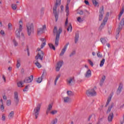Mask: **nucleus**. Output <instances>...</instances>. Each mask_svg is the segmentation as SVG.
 I'll use <instances>...</instances> for the list:
<instances>
[{
  "label": "nucleus",
  "instance_id": "1",
  "mask_svg": "<svg viewBox=\"0 0 124 124\" xmlns=\"http://www.w3.org/2000/svg\"><path fill=\"white\" fill-rule=\"evenodd\" d=\"M62 32V28H59L58 30V27L56 26L54 27L53 29V33L54 35H56L55 40V46L57 47L59 46V41H60V36H61V33Z\"/></svg>",
  "mask_w": 124,
  "mask_h": 124
},
{
  "label": "nucleus",
  "instance_id": "2",
  "mask_svg": "<svg viewBox=\"0 0 124 124\" xmlns=\"http://www.w3.org/2000/svg\"><path fill=\"white\" fill-rule=\"evenodd\" d=\"M61 0H56L54 6L53 7V14L55 17L56 22H58V20H59V13L57 12V8H58V6L61 5Z\"/></svg>",
  "mask_w": 124,
  "mask_h": 124
},
{
  "label": "nucleus",
  "instance_id": "3",
  "mask_svg": "<svg viewBox=\"0 0 124 124\" xmlns=\"http://www.w3.org/2000/svg\"><path fill=\"white\" fill-rule=\"evenodd\" d=\"M27 32L29 36L31 35V33H33L34 28H33V24H27Z\"/></svg>",
  "mask_w": 124,
  "mask_h": 124
},
{
  "label": "nucleus",
  "instance_id": "4",
  "mask_svg": "<svg viewBox=\"0 0 124 124\" xmlns=\"http://www.w3.org/2000/svg\"><path fill=\"white\" fill-rule=\"evenodd\" d=\"M37 51H38V54L37 55L35 56V60L37 61L39 59L41 61H43V57H44V52H43L40 48H37Z\"/></svg>",
  "mask_w": 124,
  "mask_h": 124
},
{
  "label": "nucleus",
  "instance_id": "5",
  "mask_svg": "<svg viewBox=\"0 0 124 124\" xmlns=\"http://www.w3.org/2000/svg\"><path fill=\"white\" fill-rule=\"evenodd\" d=\"M124 26V18H122L120 23V25H119V27L117 28V30H116V32L117 33V34H116V39H118V38H119V35L120 34V31H122V29H123V26Z\"/></svg>",
  "mask_w": 124,
  "mask_h": 124
},
{
  "label": "nucleus",
  "instance_id": "6",
  "mask_svg": "<svg viewBox=\"0 0 124 124\" xmlns=\"http://www.w3.org/2000/svg\"><path fill=\"white\" fill-rule=\"evenodd\" d=\"M41 107V104H38L37 107L34 109L33 112V115H34L35 119L38 118V115H39V112H40V108Z\"/></svg>",
  "mask_w": 124,
  "mask_h": 124
},
{
  "label": "nucleus",
  "instance_id": "7",
  "mask_svg": "<svg viewBox=\"0 0 124 124\" xmlns=\"http://www.w3.org/2000/svg\"><path fill=\"white\" fill-rule=\"evenodd\" d=\"M86 94L88 96H95L96 92H95L94 89H89L86 91Z\"/></svg>",
  "mask_w": 124,
  "mask_h": 124
},
{
  "label": "nucleus",
  "instance_id": "8",
  "mask_svg": "<svg viewBox=\"0 0 124 124\" xmlns=\"http://www.w3.org/2000/svg\"><path fill=\"white\" fill-rule=\"evenodd\" d=\"M104 15V7L102 6L99 10V21H101Z\"/></svg>",
  "mask_w": 124,
  "mask_h": 124
},
{
  "label": "nucleus",
  "instance_id": "9",
  "mask_svg": "<svg viewBox=\"0 0 124 124\" xmlns=\"http://www.w3.org/2000/svg\"><path fill=\"white\" fill-rule=\"evenodd\" d=\"M46 30V25H44L42 26V28H38L37 30V33L38 35H41L43 32H44V31Z\"/></svg>",
  "mask_w": 124,
  "mask_h": 124
},
{
  "label": "nucleus",
  "instance_id": "10",
  "mask_svg": "<svg viewBox=\"0 0 124 124\" xmlns=\"http://www.w3.org/2000/svg\"><path fill=\"white\" fill-rule=\"evenodd\" d=\"M14 101L16 106H17L19 101V96H18V93L17 92L14 93Z\"/></svg>",
  "mask_w": 124,
  "mask_h": 124
},
{
  "label": "nucleus",
  "instance_id": "11",
  "mask_svg": "<svg viewBox=\"0 0 124 124\" xmlns=\"http://www.w3.org/2000/svg\"><path fill=\"white\" fill-rule=\"evenodd\" d=\"M33 80V76L31 75L29 77L26 78L24 80V82L27 83H31Z\"/></svg>",
  "mask_w": 124,
  "mask_h": 124
},
{
  "label": "nucleus",
  "instance_id": "12",
  "mask_svg": "<svg viewBox=\"0 0 124 124\" xmlns=\"http://www.w3.org/2000/svg\"><path fill=\"white\" fill-rule=\"evenodd\" d=\"M69 45V43L68 42L64 46V47L62 49L61 52L60 54V56H63L64 55V53H65V51H66V49H67V46Z\"/></svg>",
  "mask_w": 124,
  "mask_h": 124
},
{
  "label": "nucleus",
  "instance_id": "13",
  "mask_svg": "<svg viewBox=\"0 0 124 124\" xmlns=\"http://www.w3.org/2000/svg\"><path fill=\"white\" fill-rule=\"evenodd\" d=\"M62 64H63V61H60L57 63V67H56V71H60L61 67L62 66Z\"/></svg>",
  "mask_w": 124,
  "mask_h": 124
},
{
  "label": "nucleus",
  "instance_id": "14",
  "mask_svg": "<svg viewBox=\"0 0 124 124\" xmlns=\"http://www.w3.org/2000/svg\"><path fill=\"white\" fill-rule=\"evenodd\" d=\"M84 76L85 78H89L90 77H92V71H91V69H89L86 73L84 74Z\"/></svg>",
  "mask_w": 124,
  "mask_h": 124
},
{
  "label": "nucleus",
  "instance_id": "15",
  "mask_svg": "<svg viewBox=\"0 0 124 124\" xmlns=\"http://www.w3.org/2000/svg\"><path fill=\"white\" fill-rule=\"evenodd\" d=\"M113 118H114V113L111 112L108 115V120L109 123H111L113 121Z\"/></svg>",
  "mask_w": 124,
  "mask_h": 124
},
{
  "label": "nucleus",
  "instance_id": "16",
  "mask_svg": "<svg viewBox=\"0 0 124 124\" xmlns=\"http://www.w3.org/2000/svg\"><path fill=\"white\" fill-rule=\"evenodd\" d=\"M73 80L74 78H69L67 79V83L69 86H72V83H73Z\"/></svg>",
  "mask_w": 124,
  "mask_h": 124
},
{
  "label": "nucleus",
  "instance_id": "17",
  "mask_svg": "<svg viewBox=\"0 0 124 124\" xmlns=\"http://www.w3.org/2000/svg\"><path fill=\"white\" fill-rule=\"evenodd\" d=\"M105 79H106V77L105 76H103L100 81L99 85L101 86V87H102L103 86V84H104V81H105Z\"/></svg>",
  "mask_w": 124,
  "mask_h": 124
},
{
  "label": "nucleus",
  "instance_id": "18",
  "mask_svg": "<svg viewBox=\"0 0 124 124\" xmlns=\"http://www.w3.org/2000/svg\"><path fill=\"white\" fill-rule=\"evenodd\" d=\"M79 40V32H77L75 34V43H77Z\"/></svg>",
  "mask_w": 124,
  "mask_h": 124
},
{
  "label": "nucleus",
  "instance_id": "19",
  "mask_svg": "<svg viewBox=\"0 0 124 124\" xmlns=\"http://www.w3.org/2000/svg\"><path fill=\"white\" fill-rule=\"evenodd\" d=\"M52 108H53V104H50L48 105V107L46 110V115H48V114H49L50 111L52 110Z\"/></svg>",
  "mask_w": 124,
  "mask_h": 124
},
{
  "label": "nucleus",
  "instance_id": "20",
  "mask_svg": "<svg viewBox=\"0 0 124 124\" xmlns=\"http://www.w3.org/2000/svg\"><path fill=\"white\" fill-rule=\"evenodd\" d=\"M106 23H107V21H104V20H103V23H101V25L99 27V31L102 30V29H103L105 25H106Z\"/></svg>",
  "mask_w": 124,
  "mask_h": 124
},
{
  "label": "nucleus",
  "instance_id": "21",
  "mask_svg": "<svg viewBox=\"0 0 124 124\" xmlns=\"http://www.w3.org/2000/svg\"><path fill=\"white\" fill-rule=\"evenodd\" d=\"M122 89H123V85H122V84H120L119 86L118 90H117V92H116L117 94H120V93H121L122 92Z\"/></svg>",
  "mask_w": 124,
  "mask_h": 124
},
{
  "label": "nucleus",
  "instance_id": "22",
  "mask_svg": "<svg viewBox=\"0 0 124 124\" xmlns=\"http://www.w3.org/2000/svg\"><path fill=\"white\" fill-rule=\"evenodd\" d=\"M124 7H122V9L121 11L120 12V14L118 16L119 21H120V20H121V17H122V15H123V14H124Z\"/></svg>",
  "mask_w": 124,
  "mask_h": 124
},
{
  "label": "nucleus",
  "instance_id": "23",
  "mask_svg": "<svg viewBox=\"0 0 124 124\" xmlns=\"http://www.w3.org/2000/svg\"><path fill=\"white\" fill-rule=\"evenodd\" d=\"M19 27L18 30H17L18 31L20 32L22 31L23 28H22V24H23V21L22 20H20L19 22Z\"/></svg>",
  "mask_w": 124,
  "mask_h": 124
},
{
  "label": "nucleus",
  "instance_id": "24",
  "mask_svg": "<svg viewBox=\"0 0 124 124\" xmlns=\"http://www.w3.org/2000/svg\"><path fill=\"white\" fill-rule=\"evenodd\" d=\"M67 31H69L71 32L72 31V25H71V23H68V26L67 29Z\"/></svg>",
  "mask_w": 124,
  "mask_h": 124
},
{
  "label": "nucleus",
  "instance_id": "25",
  "mask_svg": "<svg viewBox=\"0 0 124 124\" xmlns=\"http://www.w3.org/2000/svg\"><path fill=\"white\" fill-rule=\"evenodd\" d=\"M20 66H21V59H18L17 60L16 67L19 68Z\"/></svg>",
  "mask_w": 124,
  "mask_h": 124
},
{
  "label": "nucleus",
  "instance_id": "26",
  "mask_svg": "<svg viewBox=\"0 0 124 124\" xmlns=\"http://www.w3.org/2000/svg\"><path fill=\"white\" fill-rule=\"evenodd\" d=\"M113 105H114V104H112L110 106L108 107L107 111V114H108V113H110L111 112V110L112 108H113Z\"/></svg>",
  "mask_w": 124,
  "mask_h": 124
},
{
  "label": "nucleus",
  "instance_id": "27",
  "mask_svg": "<svg viewBox=\"0 0 124 124\" xmlns=\"http://www.w3.org/2000/svg\"><path fill=\"white\" fill-rule=\"evenodd\" d=\"M67 94L68 95V96H73V95H74V93H73V92H72L71 91H67Z\"/></svg>",
  "mask_w": 124,
  "mask_h": 124
},
{
  "label": "nucleus",
  "instance_id": "28",
  "mask_svg": "<svg viewBox=\"0 0 124 124\" xmlns=\"http://www.w3.org/2000/svg\"><path fill=\"white\" fill-rule=\"evenodd\" d=\"M13 117H14V111H11L8 115V118L9 119H12Z\"/></svg>",
  "mask_w": 124,
  "mask_h": 124
},
{
  "label": "nucleus",
  "instance_id": "29",
  "mask_svg": "<svg viewBox=\"0 0 124 124\" xmlns=\"http://www.w3.org/2000/svg\"><path fill=\"white\" fill-rule=\"evenodd\" d=\"M92 2L94 6H99V4L96 0H92Z\"/></svg>",
  "mask_w": 124,
  "mask_h": 124
},
{
  "label": "nucleus",
  "instance_id": "30",
  "mask_svg": "<svg viewBox=\"0 0 124 124\" xmlns=\"http://www.w3.org/2000/svg\"><path fill=\"white\" fill-rule=\"evenodd\" d=\"M108 18H109V13L108 12L106 14V16L105 17V18L104 19V22H107L108 21Z\"/></svg>",
  "mask_w": 124,
  "mask_h": 124
},
{
  "label": "nucleus",
  "instance_id": "31",
  "mask_svg": "<svg viewBox=\"0 0 124 124\" xmlns=\"http://www.w3.org/2000/svg\"><path fill=\"white\" fill-rule=\"evenodd\" d=\"M48 46L50 48V49H52L55 51L56 50V47H55V46L53 45L52 44H48Z\"/></svg>",
  "mask_w": 124,
  "mask_h": 124
},
{
  "label": "nucleus",
  "instance_id": "32",
  "mask_svg": "<svg viewBox=\"0 0 124 124\" xmlns=\"http://www.w3.org/2000/svg\"><path fill=\"white\" fill-rule=\"evenodd\" d=\"M70 100V99H69V97H66L63 98L64 102L65 103H67L69 102Z\"/></svg>",
  "mask_w": 124,
  "mask_h": 124
},
{
  "label": "nucleus",
  "instance_id": "33",
  "mask_svg": "<svg viewBox=\"0 0 124 124\" xmlns=\"http://www.w3.org/2000/svg\"><path fill=\"white\" fill-rule=\"evenodd\" d=\"M112 99L111 97H109L107 100V103L106 104L105 107H107L109 105V103H110V102L111 101V99Z\"/></svg>",
  "mask_w": 124,
  "mask_h": 124
},
{
  "label": "nucleus",
  "instance_id": "34",
  "mask_svg": "<svg viewBox=\"0 0 124 124\" xmlns=\"http://www.w3.org/2000/svg\"><path fill=\"white\" fill-rule=\"evenodd\" d=\"M35 65L37 66V67H38V68H41V64H40V63H39V62H38V61H36V62L35 63Z\"/></svg>",
  "mask_w": 124,
  "mask_h": 124
},
{
  "label": "nucleus",
  "instance_id": "35",
  "mask_svg": "<svg viewBox=\"0 0 124 124\" xmlns=\"http://www.w3.org/2000/svg\"><path fill=\"white\" fill-rule=\"evenodd\" d=\"M60 77H61V75H58L56 78V79L54 81V85L55 86H56V85H57V82L58 81V80H59V78H60Z\"/></svg>",
  "mask_w": 124,
  "mask_h": 124
},
{
  "label": "nucleus",
  "instance_id": "36",
  "mask_svg": "<svg viewBox=\"0 0 124 124\" xmlns=\"http://www.w3.org/2000/svg\"><path fill=\"white\" fill-rule=\"evenodd\" d=\"M104 62H105V59H103L100 63V67H102V66H103V65L104 64Z\"/></svg>",
  "mask_w": 124,
  "mask_h": 124
},
{
  "label": "nucleus",
  "instance_id": "37",
  "mask_svg": "<svg viewBox=\"0 0 124 124\" xmlns=\"http://www.w3.org/2000/svg\"><path fill=\"white\" fill-rule=\"evenodd\" d=\"M20 31H19L18 30H16V37H17L18 38H20Z\"/></svg>",
  "mask_w": 124,
  "mask_h": 124
},
{
  "label": "nucleus",
  "instance_id": "38",
  "mask_svg": "<svg viewBox=\"0 0 124 124\" xmlns=\"http://www.w3.org/2000/svg\"><path fill=\"white\" fill-rule=\"evenodd\" d=\"M12 8L13 10H16L17 9V4H12Z\"/></svg>",
  "mask_w": 124,
  "mask_h": 124
},
{
  "label": "nucleus",
  "instance_id": "39",
  "mask_svg": "<svg viewBox=\"0 0 124 124\" xmlns=\"http://www.w3.org/2000/svg\"><path fill=\"white\" fill-rule=\"evenodd\" d=\"M101 42L102 43V44H106L107 41L105 39L101 38Z\"/></svg>",
  "mask_w": 124,
  "mask_h": 124
},
{
  "label": "nucleus",
  "instance_id": "40",
  "mask_svg": "<svg viewBox=\"0 0 124 124\" xmlns=\"http://www.w3.org/2000/svg\"><path fill=\"white\" fill-rule=\"evenodd\" d=\"M45 45H46V41H45L44 43H43L41 45V49H43L44 47L45 46Z\"/></svg>",
  "mask_w": 124,
  "mask_h": 124
},
{
  "label": "nucleus",
  "instance_id": "41",
  "mask_svg": "<svg viewBox=\"0 0 124 124\" xmlns=\"http://www.w3.org/2000/svg\"><path fill=\"white\" fill-rule=\"evenodd\" d=\"M43 79V78H38V79L36 80V82L37 83H41V82H42V80Z\"/></svg>",
  "mask_w": 124,
  "mask_h": 124
},
{
  "label": "nucleus",
  "instance_id": "42",
  "mask_svg": "<svg viewBox=\"0 0 124 124\" xmlns=\"http://www.w3.org/2000/svg\"><path fill=\"white\" fill-rule=\"evenodd\" d=\"M6 117L5 116V114H3L2 115V117H1V120L2 121H3V122H4V121H5V119H6Z\"/></svg>",
  "mask_w": 124,
  "mask_h": 124
},
{
  "label": "nucleus",
  "instance_id": "43",
  "mask_svg": "<svg viewBox=\"0 0 124 124\" xmlns=\"http://www.w3.org/2000/svg\"><path fill=\"white\" fill-rule=\"evenodd\" d=\"M57 113H58V110H54L50 112V114L52 115H55V114H57Z\"/></svg>",
  "mask_w": 124,
  "mask_h": 124
},
{
  "label": "nucleus",
  "instance_id": "44",
  "mask_svg": "<svg viewBox=\"0 0 124 124\" xmlns=\"http://www.w3.org/2000/svg\"><path fill=\"white\" fill-rule=\"evenodd\" d=\"M0 109L1 111H2V112H4V106H3V105L2 104L0 106Z\"/></svg>",
  "mask_w": 124,
  "mask_h": 124
},
{
  "label": "nucleus",
  "instance_id": "45",
  "mask_svg": "<svg viewBox=\"0 0 124 124\" xmlns=\"http://www.w3.org/2000/svg\"><path fill=\"white\" fill-rule=\"evenodd\" d=\"M6 105L8 106H10V105H11V100H7Z\"/></svg>",
  "mask_w": 124,
  "mask_h": 124
},
{
  "label": "nucleus",
  "instance_id": "46",
  "mask_svg": "<svg viewBox=\"0 0 124 124\" xmlns=\"http://www.w3.org/2000/svg\"><path fill=\"white\" fill-rule=\"evenodd\" d=\"M78 22H79V23H82V22H83V21H84V20L82 19V18H81V17H78L77 19Z\"/></svg>",
  "mask_w": 124,
  "mask_h": 124
},
{
  "label": "nucleus",
  "instance_id": "47",
  "mask_svg": "<svg viewBox=\"0 0 124 124\" xmlns=\"http://www.w3.org/2000/svg\"><path fill=\"white\" fill-rule=\"evenodd\" d=\"M97 56L98 58H102V55L100 54V52L99 51H98V52H97Z\"/></svg>",
  "mask_w": 124,
  "mask_h": 124
},
{
  "label": "nucleus",
  "instance_id": "48",
  "mask_svg": "<svg viewBox=\"0 0 124 124\" xmlns=\"http://www.w3.org/2000/svg\"><path fill=\"white\" fill-rule=\"evenodd\" d=\"M13 43H14V46H18V43L17 42V41H16L15 40V39H14V40H13Z\"/></svg>",
  "mask_w": 124,
  "mask_h": 124
},
{
  "label": "nucleus",
  "instance_id": "49",
  "mask_svg": "<svg viewBox=\"0 0 124 124\" xmlns=\"http://www.w3.org/2000/svg\"><path fill=\"white\" fill-rule=\"evenodd\" d=\"M76 54V51L75 50H74L72 51V52L70 54V57H72V56H74Z\"/></svg>",
  "mask_w": 124,
  "mask_h": 124
},
{
  "label": "nucleus",
  "instance_id": "50",
  "mask_svg": "<svg viewBox=\"0 0 124 124\" xmlns=\"http://www.w3.org/2000/svg\"><path fill=\"white\" fill-rule=\"evenodd\" d=\"M68 24V18L67 17L66 18L65 22V27H67V24Z\"/></svg>",
  "mask_w": 124,
  "mask_h": 124
},
{
  "label": "nucleus",
  "instance_id": "51",
  "mask_svg": "<svg viewBox=\"0 0 124 124\" xmlns=\"http://www.w3.org/2000/svg\"><path fill=\"white\" fill-rule=\"evenodd\" d=\"M23 85V82L20 81L18 83H17V86L18 87H22V86Z\"/></svg>",
  "mask_w": 124,
  "mask_h": 124
},
{
  "label": "nucleus",
  "instance_id": "52",
  "mask_svg": "<svg viewBox=\"0 0 124 124\" xmlns=\"http://www.w3.org/2000/svg\"><path fill=\"white\" fill-rule=\"evenodd\" d=\"M88 62H89V64H90V65H91V66H93V62H92V61L89 60Z\"/></svg>",
  "mask_w": 124,
  "mask_h": 124
},
{
  "label": "nucleus",
  "instance_id": "53",
  "mask_svg": "<svg viewBox=\"0 0 124 124\" xmlns=\"http://www.w3.org/2000/svg\"><path fill=\"white\" fill-rule=\"evenodd\" d=\"M69 4H67L66 5V10L65 11H69V7L68 6Z\"/></svg>",
  "mask_w": 124,
  "mask_h": 124
},
{
  "label": "nucleus",
  "instance_id": "54",
  "mask_svg": "<svg viewBox=\"0 0 124 124\" xmlns=\"http://www.w3.org/2000/svg\"><path fill=\"white\" fill-rule=\"evenodd\" d=\"M26 51H27V53H28V56H30V51L29 49V46H27V49Z\"/></svg>",
  "mask_w": 124,
  "mask_h": 124
},
{
  "label": "nucleus",
  "instance_id": "55",
  "mask_svg": "<svg viewBox=\"0 0 124 124\" xmlns=\"http://www.w3.org/2000/svg\"><path fill=\"white\" fill-rule=\"evenodd\" d=\"M84 2L86 5H90V3L89 2V1L85 0H84Z\"/></svg>",
  "mask_w": 124,
  "mask_h": 124
},
{
  "label": "nucleus",
  "instance_id": "56",
  "mask_svg": "<svg viewBox=\"0 0 124 124\" xmlns=\"http://www.w3.org/2000/svg\"><path fill=\"white\" fill-rule=\"evenodd\" d=\"M0 33L1 35H3V34H5V33L4 32V31L3 30H1Z\"/></svg>",
  "mask_w": 124,
  "mask_h": 124
},
{
  "label": "nucleus",
  "instance_id": "57",
  "mask_svg": "<svg viewBox=\"0 0 124 124\" xmlns=\"http://www.w3.org/2000/svg\"><path fill=\"white\" fill-rule=\"evenodd\" d=\"M78 14H79L80 15H83V14H84V12L83 11V10H80V12L78 13Z\"/></svg>",
  "mask_w": 124,
  "mask_h": 124
},
{
  "label": "nucleus",
  "instance_id": "58",
  "mask_svg": "<svg viewBox=\"0 0 124 124\" xmlns=\"http://www.w3.org/2000/svg\"><path fill=\"white\" fill-rule=\"evenodd\" d=\"M2 79H3L4 82H6V78H5V76H4V75L2 76Z\"/></svg>",
  "mask_w": 124,
  "mask_h": 124
},
{
  "label": "nucleus",
  "instance_id": "59",
  "mask_svg": "<svg viewBox=\"0 0 124 124\" xmlns=\"http://www.w3.org/2000/svg\"><path fill=\"white\" fill-rule=\"evenodd\" d=\"M12 27V24L11 23H9L8 25V29H10Z\"/></svg>",
  "mask_w": 124,
  "mask_h": 124
},
{
  "label": "nucleus",
  "instance_id": "60",
  "mask_svg": "<svg viewBox=\"0 0 124 124\" xmlns=\"http://www.w3.org/2000/svg\"><path fill=\"white\" fill-rule=\"evenodd\" d=\"M93 117V115H90L88 118V121L90 122L91 121V119H92V117Z\"/></svg>",
  "mask_w": 124,
  "mask_h": 124
},
{
  "label": "nucleus",
  "instance_id": "61",
  "mask_svg": "<svg viewBox=\"0 0 124 124\" xmlns=\"http://www.w3.org/2000/svg\"><path fill=\"white\" fill-rule=\"evenodd\" d=\"M63 5H61V11H63Z\"/></svg>",
  "mask_w": 124,
  "mask_h": 124
},
{
  "label": "nucleus",
  "instance_id": "62",
  "mask_svg": "<svg viewBox=\"0 0 124 124\" xmlns=\"http://www.w3.org/2000/svg\"><path fill=\"white\" fill-rule=\"evenodd\" d=\"M41 41H42V42H43V41H46V40H45V38H41L40 39Z\"/></svg>",
  "mask_w": 124,
  "mask_h": 124
},
{
  "label": "nucleus",
  "instance_id": "63",
  "mask_svg": "<svg viewBox=\"0 0 124 124\" xmlns=\"http://www.w3.org/2000/svg\"><path fill=\"white\" fill-rule=\"evenodd\" d=\"M3 99H4V100H6V99H7V97L6 96H5V95H4V96H3Z\"/></svg>",
  "mask_w": 124,
  "mask_h": 124
},
{
  "label": "nucleus",
  "instance_id": "64",
  "mask_svg": "<svg viewBox=\"0 0 124 124\" xmlns=\"http://www.w3.org/2000/svg\"><path fill=\"white\" fill-rule=\"evenodd\" d=\"M66 16H68V15H69V11H66Z\"/></svg>",
  "mask_w": 124,
  "mask_h": 124
}]
</instances>
